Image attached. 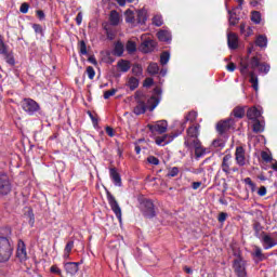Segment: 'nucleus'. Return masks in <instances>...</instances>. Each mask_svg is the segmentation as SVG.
<instances>
[{
  "label": "nucleus",
  "instance_id": "obj_51",
  "mask_svg": "<svg viewBox=\"0 0 277 277\" xmlns=\"http://www.w3.org/2000/svg\"><path fill=\"white\" fill-rule=\"evenodd\" d=\"M87 75H88V78L89 79H94V77H96V71L94 70V67H92V66H89V67H87Z\"/></svg>",
  "mask_w": 277,
  "mask_h": 277
},
{
  "label": "nucleus",
  "instance_id": "obj_62",
  "mask_svg": "<svg viewBox=\"0 0 277 277\" xmlns=\"http://www.w3.org/2000/svg\"><path fill=\"white\" fill-rule=\"evenodd\" d=\"M36 14H37V17L39 18V21H44V18H47V15L44 14V11H42V10H38L36 12Z\"/></svg>",
  "mask_w": 277,
  "mask_h": 277
},
{
  "label": "nucleus",
  "instance_id": "obj_44",
  "mask_svg": "<svg viewBox=\"0 0 277 277\" xmlns=\"http://www.w3.org/2000/svg\"><path fill=\"white\" fill-rule=\"evenodd\" d=\"M179 167H172L167 173V179H174V176H179Z\"/></svg>",
  "mask_w": 277,
  "mask_h": 277
},
{
  "label": "nucleus",
  "instance_id": "obj_53",
  "mask_svg": "<svg viewBox=\"0 0 277 277\" xmlns=\"http://www.w3.org/2000/svg\"><path fill=\"white\" fill-rule=\"evenodd\" d=\"M32 29L35 34H40L41 36L44 34V30L42 29V25L40 24H32Z\"/></svg>",
  "mask_w": 277,
  "mask_h": 277
},
{
  "label": "nucleus",
  "instance_id": "obj_24",
  "mask_svg": "<svg viewBox=\"0 0 277 277\" xmlns=\"http://www.w3.org/2000/svg\"><path fill=\"white\" fill-rule=\"evenodd\" d=\"M186 137H199L200 135V124L197 123L196 126H190L186 130Z\"/></svg>",
  "mask_w": 277,
  "mask_h": 277
},
{
  "label": "nucleus",
  "instance_id": "obj_36",
  "mask_svg": "<svg viewBox=\"0 0 277 277\" xmlns=\"http://www.w3.org/2000/svg\"><path fill=\"white\" fill-rule=\"evenodd\" d=\"M124 14H126V23H130L131 25H135V14L133 13V11L128 9Z\"/></svg>",
  "mask_w": 277,
  "mask_h": 277
},
{
  "label": "nucleus",
  "instance_id": "obj_5",
  "mask_svg": "<svg viewBox=\"0 0 277 277\" xmlns=\"http://www.w3.org/2000/svg\"><path fill=\"white\" fill-rule=\"evenodd\" d=\"M140 202V209L144 215V217H148L149 220H153L155 217V203H153V200L146 199L144 197L138 198Z\"/></svg>",
  "mask_w": 277,
  "mask_h": 277
},
{
  "label": "nucleus",
  "instance_id": "obj_8",
  "mask_svg": "<svg viewBox=\"0 0 277 277\" xmlns=\"http://www.w3.org/2000/svg\"><path fill=\"white\" fill-rule=\"evenodd\" d=\"M106 198H107L108 205H109L111 211L115 213L117 220H119V222H122V209L120 208V205H118V200H116V197H114L113 194L109 190H107Z\"/></svg>",
  "mask_w": 277,
  "mask_h": 277
},
{
  "label": "nucleus",
  "instance_id": "obj_45",
  "mask_svg": "<svg viewBox=\"0 0 277 277\" xmlns=\"http://www.w3.org/2000/svg\"><path fill=\"white\" fill-rule=\"evenodd\" d=\"M142 72H143L142 65L134 64L132 66V74L135 75V77H141Z\"/></svg>",
  "mask_w": 277,
  "mask_h": 277
},
{
  "label": "nucleus",
  "instance_id": "obj_11",
  "mask_svg": "<svg viewBox=\"0 0 277 277\" xmlns=\"http://www.w3.org/2000/svg\"><path fill=\"white\" fill-rule=\"evenodd\" d=\"M147 128L151 133H159L161 135L168 131V121L160 120L155 124H148Z\"/></svg>",
  "mask_w": 277,
  "mask_h": 277
},
{
  "label": "nucleus",
  "instance_id": "obj_64",
  "mask_svg": "<svg viewBox=\"0 0 277 277\" xmlns=\"http://www.w3.org/2000/svg\"><path fill=\"white\" fill-rule=\"evenodd\" d=\"M76 23L77 25H81L83 23V13L79 12L76 16Z\"/></svg>",
  "mask_w": 277,
  "mask_h": 277
},
{
  "label": "nucleus",
  "instance_id": "obj_52",
  "mask_svg": "<svg viewBox=\"0 0 277 277\" xmlns=\"http://www.w3.org/2000/svg\"><path fill=\"white\" fill-rule=\"evenodd\" d=\"M261 157L263 159V161H265L266 163H272L273 159L272 155H269L267 151H262Z\"/></svg>",
  "mask_w": 277,
  "mask_h": 277
},
{
  "label": "nucleus",
  "instance_id": "obj_23",
  "mask_svg": "<svg viewBox=\"0 0 277 277\" xmlns=\"http://www.w3.org/2000/svg\"><path fill=\"white\" fill-rule=\"evenodd\" d=\"M146 21H148V15L144 9L136 11L135 23L137 25H146Z\"/></svg>",
  "mask_w": 277,
  "mask_h": 277
},
{
  "label": "nucleus",
  "instance_id": "obj_25",
  "mask_svg": "<svg viewBox=\"0 0 277 277\" xmlns=\"http://www.w3.org/2000/svg\"><path fill=\"white\" fill-rule=\"evenodd\" d=\"M157 38L160 42H172V35L168 30H159Z\"/></svg>",
  "mask_w": 277,
  "mask_h": 277
},
{
  "label": "nucleus",
  "instance_id": "obj_13",
  "mask_svg": "<svg viewBox=\"0 0 277 277\" xmlns=\"http://www.w3.org/2000/svg\"><path fill=\"white\" fill-rule=\"evenodd\" d=\"M235 159L237 166H240V168H243V166H246V149L243 148V146L236 147Z\"/></svg>",
  "mask_w": 277,
  "mask_h": 277
},
{
  "label": "nucleus",
  "instance_id": "obj_33",
  "mask_svg": "<svg viewBox=\"0 0 277 277\" xmlns=\"http://www.w3.org/2000/svg\"><path fill=\"white\" fill-rule=\"evenodd\" d=\"M251 255L253 259H258V261H265L266 259L265 254H263V250L259 246L254 247V252H252Z\"/></svg>",
  "mask_w": 277,
  "mask_h": 277
},
{
  "label": "nucleus",
  "instance_id": "obj_40",
  "mask_svg": "<svg viewBox=\"0 0 277 277\" xmlns=\"http://www.w3.org/2000/svg\"><path fill=\"white\" fill-rule=\"evenodd\" d=\"M198 118V113L196 110H190L186 116H185V122H196V119Z\"/></svg>",
  "mask_w": 277,
  "mask_h": 277
},
{
  "label": "nucleus",
  "instance_id": "obj_34",
  "mask_svg": "<svg viewBox=\"0 0 277 277\" xmlns=\"http://www.w3.org/2000/svg\"><path fill=\"white\" fill-rule=\"evenodd\" d=\"M109 22L114 26L119 25V23H120V14L118 13V11L113 10L110 12Z\"/></svg>",
  "mask_w": 277,
  "mask_h": 277
},
{
  "label": "nucleus",
  "instance_id": "obj_1",
  "mask_svg": "<svg viewBox=\"0 0 277 277\" xmlns=\"http://www.w3.org/2000/svg\"><path fill=\"white\" fill-rule=\"evenodd\" d=\"M259 68V72L267 75L271 70V66L267 63H261V54H256L251 58L247 56L240 61V74L243 77H250L249 83L252 84V88L255 92H259V77L254 72V69Z\"/></svg>",
  "mask_w": 277,
  "mask_h": 277
},
{
  "label": "nucleus",
  "instance_id": "obj_4",
  "mask_svg": "<svg viewBox=\"0 0 277 277\" xmlns=\"http://www.w3.org/2000/svg\"><path fill=\"white\" fill-rule=\"evenodd\" d=\"M234 256H237V259L233 261L232 265L235 275L237 277H248V271L246 269V265H248V263L243 260V256H241L240 253H234Z\"/></svg>",
  "mask_w": 277,
  "mask_h": 277
},
{
  "label": "nucleus",
  "instance_id": "obj_35",
  "mask_svg": "<svg viewBox=\"0 0 277 277\" xmlns=\"http://www.w3.org/2000/svg\"><path fill=\"white\" fill-rule=\"evenodd\" d=\"M252 130L253 133H263V131H265V127L261 123V120L256 119L253 121Z\"/></svg>",
  "mask_w": 277,
  "mask_h": 277
},
{
  "label": "nucleus",
  "instance_id": "obj_27",
  "mask_svg": "<svg viewBox=\"0 0 277 277\" xmlns=\"http://www.w3.org/2000/svg\"><path fill=\"white\" fill-rule=\"evenodd\" d=\"M113 55H115L116 57H122V55H124V44L121 43V41H117L115 43Z\"/></svg>",
  "mask_w": 277,
  "mask_h": 277
},
{
  "label": "nucleus",
  "instance_id": "obj_15",
  "mask_svg": "<svg viewBox=\"0 0 277 277\" xmlns=\"http://www.w3.org/2000/svg\"><path fill=\"white\" fill-rule=\"evenodd\" d=\"M230 166H233V155L227 154L223 157L221 169L226 174V176H229L230 174Z\"/></svg>",
  "mask_w": 277,
  "mask_h": 277
},
{
  "label": "nucleus",
  "instance_id": "obj_14",
  "mask_svg": "<svg viewBox=\"0 0 277 277\" xmlns=\"http://www.w3.org/2000/svg\"><path fill=\"white\" fill-rule=\"evenodd\" d=\"M16 256L21 263H25V261H27V247L23 240H18Z\"/></svg>",
  "mask_w": 277,
  "mask_h": 277
},
{
  "label": "nucleus",
  "instance_id": "obj_22",
  "mask_svg": "<svg viewBox=\"0 0 277 277\" xmlns=\"http://www.w3.org/2000/svg\"><path fill=\"white\" fill-rule=\"evenodd\" d=\"M201 144L200 138L198 136H186L184 141V146L186 148H195Z\"/></svg>",
  "mask_w": 277,
  "mask_h": 277
},
{
  "label": "nucleus",
  "instance_id": "obj_6",
  "mask_svg": "<svg viewBox=\"0 0 277 277\" xmlns=\"http://www.w3.org/2000/svg\"><path fill=\"white\" fill-rule=\"evenodd\" d=\"M21 107L28 116H34V114L40 111V104L29 97L21 102Z\"/></svg>",
  "mask_w": 277,
  "mask_h": 277
},
{
  "label": "nucleus",
  "instance_id": "obj_9",
  "mask_svg": "<svg viewBox=\"0 0 277 277\" xmlns=\"http://www.w3.org/2000/svg\"><path fill=\"white\" fill-rule=\"evenodd\" d=\"M277 233H273L272 235L262 232V237L260 238L261 242L264 246V250H271L277 246Z\"/></svg>",
  "mask_w": 277,
  "mask_h": 277
},
{
  "label": "nucleus",
  "instance_id": "obj_49",
  "mask_svg": "<svg viewBox=\"0 0 277 277\" xmlns=\"http://www.w3.org/2000/svg\"><path fill=\"white\" fill-rule=\"evenodd\" d=\"M245 184L249 185L251 192H253V193L256 192V184H254V182H252V179L246 177L245 179Z\"/></svg>",
  "mask_w": 277,
  "mask_h": 277
},
{
  "label": "nucleus",
  "instance_id": "obj_19",
  "mask_svg": "<svg viewBox=\"0 0 277 277\" xmlns=\"http://www.w3.org/2000/svg\"><path fill=\"white\" fill-rule=\"evenodd\" d=\"M227 44L228 48L235 51V49L239 48V37L235 32H229L227 35Z\"/></svg>",
  "mask_w": 277,
  "mask_h": 277
},
{
  "label": "nucleus",
  "instance_id": "obj_63",
  "mask_svg": "<svg viewBox=\"0 0 277 277\" xmlns=\"http://www.w3.org/2000/svg\"><path fill=\"white\" fill-rule=\"evenodd\" d=\"M228 217V214L227 213H225V212H221L220 214H219V222H226V219Z\"/></svg>",
  "mask_w": 277,
  "mask_h": 277
},
{
  "label": "nucleus",
  "instance_id": "obj_21",
  "mask_svg": "<svg viewBox=\"0 0 277 277\" xmlns=\"http://www.w3.org/2000/svg\"><path fill=\"white\" fill-rule=\"evenodd\" d=\"M247 118H248V120H251L252 122H254L255 120H259V118H261V110H259V108H256V106L248 108Z\"/></svg>",
  "mask_w": 277,
  "mask_h": 277
},
{
  "label": "nucleus",
  "instance_id": "obj_2",
  "mask_svg": "<svg viewBox=\"0 0 277 277\" xmlns=\"http://www.w3.org/2000/svg\"><path fill=\"white\" fill-rule=\"evenodd\" d=\"M154 94L147 100V105L146 102L144 101H138L136 102L137 105L134 107V114L135 116H142V114H146V109H149V111H155V108L161 103V94H163V91L161 88L156 87L154 89Z\"/></svg>",
  "mask_w": 277,
  "mask_h": 277
},
{
  "label": "nucleus",
  "instance_id": "obj_31",
  "mask_svg": "<svg viewBox=\"0 0 277 277\" xmlns=\"http://www.w3.org/2000/svg\"><path fill=\"white\" fill-rule=\"evenodd\" d=\"M128 88L133 92L140 88V80L135 77H130L127 82Z\"/></svg>",
  "mask_w": 277,
  "mask_h": 277
},
{
  "label": "nucleus",
  "instance_id": "obj_10",
  "mask_svg": "<svg viewBox=\"0 0 277 277\" xmlns=\"http://www.w3.org/2000/svg\"><path fill=\"white\" fill-rule=\"evenodd\" d=\"M0 55H3L6 64L10 66H14L16 61L14 60V54L12 52H8V45L3 41V36L0 35Z\"/></svg>",
  "mask_w": 277,
  "mask_h": 277
},
{
  "label": "nucleus",
  "instance_id": "obj_18",
  "mask_svg": "<svg viewBox=\"0 0 277 277\" xmlns=\"http://www.w3.org/2000/svg\"><path fill=\"white\" fill-rule=\"evenodd\" d=\"M109 176H110L114 185H116V187H122V177L120 176V173H118V169L110 168Z\"/></svg>",
  "mask_w": 277,
  "mask_h": 277
},
{
  "label": "nucleus",
  "instance_id": "obj_46",
  "mask_svg": "<svg viewBox=\"0 0 277 277\" xmlns=\"http://www.w3.org/2000/svg\"><path fill=\"white\" fill-rule=\"evenodd\" d=\"M79 53L80 55H88V45L85 44V41L81 40L79 42Z\"/></svg>",
  "mask_w": 277,
  "mask_h": 277
},
{
  "label": "nucleus",
  "instance_id": "obj_12",
  "mask_svg": "<svg viewBox=\"0 0 277 277\" xmlns=\"http://www.w3.org/2000/svg\"><path fill=\"white\" fill-rule=\"evenodd\" d=\"M230 127H233V119L221 120L216 123V132L219 135H224L230 131Z\"/></svg>",
  "mask_w": 277,
  "mask_h": 277
},
{
  "label": "nucleus",
  "instance_id": "obj_48",
  "mask_svg": "<svg viewBox=\"0 0 277 277\" xmlns=\"http://www.w3.org/2000/svg\"><path fill=\"white\" fill-rule=\"evenodd\" d=\"M118 92V89H111L104 92V98L105 101L111 98V96H116V93Z\"/></svg>",
  "mask_w": 277,
  "mask_h": 277
},
{
  "label": "nucleus",
  "instance_id": "obj_20",
  "mask_svg": "<svg viewBox=\"0 0 277 277\" xmlns=\"http://www.w3.org/2000/svg\"><path fill=\"white\" fill-rule=\"evenodd\" d=\"M65 271L69 276H77L79 272V263L76 262H67L65 263Z\"/></svg>",
  "mask_w": 277,
  "mask_h": 277
},
{
  "label": "nucleus",
  "instance_id": "obj_41",
  "mask_svg": "<svg viewBox=\"0 0 277 277\" xmlns=\"http://www.w3.org/2000/svg\"><path fill=\"white\" fill-rule=\"evenodd\" d=\"M170 62V52L164 51L160 55V64L161 66H166Z\"/></svg>",
  "mask_w": 277,
  "mask_h": 277
},
{
  "label": "nucleus",
  "instance_id": "obj_29",
  "mask_svg": "<svg viewBox=\"0 0 277 277\" xmlns=\"http://www.w3.org/2000/svg\"><path fill=\"white\" fill-rule=\"evenodd\" d=\"M117 68H119L121 72H129V70H131V62L127 60H120L117 63Z\"/></svg>",
  "mask_w": 277,
  "mask_h": 277
},
{
  "label": "nucleus",
  "instance_id": "obj_54",
  "mask_svg": "<svg viewBox=\"0 0 277 277\" xmlns=\"http://www.w3.org/2000/svg\"><path fill=\"white\" fill-rule=\"evenodd\" d=\"M146 95H144V93L142 91H136L134 94V98L136 101V103H140V101H144Z\"/></svg>",
  "mask_w": 277,
  "mask_h": 277
},
{
  "label": "nucleus",
  "instance_id": "obj_50",
  "mask_svg": "<svg viewBox=\"0 0 277 277\" xmlns=\"http://www.w3.org/2000/svg\"><path fill=\"white\" fill-rule=\"evenodd\" d=\"M228 14H229V25H232L233 27H235V25H237V23H239V18L233 16V11L228 10Z\"/></svg>",
  "mask_w": 277,
  "mask_h": 277
},
{
  "label": "nucleus",
  "instance_id": "obj_60",
  "mask_svg": "<svg viewBox=\"0 0 277 277\" xmlns=\"http://www.w3.org/2000/svg\"><path fill=\"white\" fill-rule=\"evenodd\" d=\"M153 83H155V80H153V78H146L143 82V85L145 88H150V85H153Z\"/></svg>",
  "mask_w": 277,
  "mask_h": 277
},
{
  "label": "nucleus",
  "instance_id": "obj_55",
  "mask_svg": "<svg viewBox=\"0 0 277 277\" xmlns=\"http://www.w3.org/2000/svg\"><path fill=\"white\" fill-rule=\"evenodd\" d=\"M147 162L151 163V166H159V158L155 156L147 157Z\"/></svg>",
  "mask_w": 277,
  "mask_h": 277
},
{
  "label": "nucleus",
  "instance_id": "obj_26",
  "mask_svg": "<svg viewBox=\"0 0 277 277\" xmlns=\"http://www.w3.org/2000/svg\"><path fill=\"white\" fill-rule=\"evenodd\" d=\"M24 217L27 220L30 227L34 228V224H36V215L34 214V209L27 208L24 213Z\"/></svg>",
  "mask_w": 277,
  "mask_h": 277
},
{
  "label": "nucleus",
  "instance_id": "obj_56",
  "mask_svg": "<svg viewBox=\"0 0 277 277\" xmlns=\"http://www.w3.org/2000/svg\"><path fill=\"white\" fill-rule=\"evenodd\" d=\"M72 248H75V241L69 240L64 249V252H72Z\"/></svg>",
  "mask_w": 277,
  "mask_h": 277
},
{
  "label": "nucleus",
  "instance_id": "obj_39",
  "mask_svg": "<svg viewBox=\"0 0 277 277\" xmlns=\"http://www.w3.org/2000/svg\"><path fill=\"white\" fill-rule=\"evenodd\" d=\"M147 72L149 75H159V65L157 63H150L147 67Z\"/></svg>",
  "mask_w": 277,
  "mask_h": 277
},
{
  "label": "nucleus",
  "instance_id": "obj_32",
  "mask_svg": "<svg viewBox=\"0 0 277 277\" xmlns=\"http://www.w3.org/2000/svg\"><path fill=\"white\" fill-rule=\"evenodd\" d=\"M194 149H195V156L197 157V159H200V157H205V155L209 153V149L202 147V143L194 147Z\"/></svg>",
  "mask_w": 277,
  "mask_h": 277
},
{
  "label": "nucleus",
  "instance_id": "obj_16",
  "mask_svg": "<svg viewBox=\"0 0 277 277\" xmlns=\"http://www.w3.org/2000/svg\"><path fill=\"white\" fill-rule=\"evenodd\" d=\"M175 137H179V134H163L162 136L156 137L155 143L157 146H167V144L173 142Z\"/></svg>",
  "mask_w": 277,
  "mask_h": 277
},
{
  "label": "nucleus",
  "instance_id": "obj_57",
  "mask_svg": "<svg viewBox=\"0 0 277 277\" xmlns=\"http://www.w3.org/2000/svg\"><path fill=\"white\" fill-rule=\"evenodd\" d=\"M19 12L22 14H27V12H29V3H27V2L22 3V5L19 8Z\"/></svg>",
  "mask_w": 277,
  "mask_h": 277
},
{
  "label": "nucleus",
  "instance_id": "obj_30",
  "mask_svg": "<svg viewBox=\"0 0 277 277\" xmlns=\"http://www.w3.org/2000/svg\"><path fill=\"white\" fill-rule=\"evenodd\" d=\"M255 47H260V49L267 48V36L260 35L255 39Z\"/></svg>",
  "mask_w": 277,
  "mask_h": 277
},
{
  "label": "nucleus",
  "instance_id": "obj_38",
  "mask_svg": "<svg viewBox=\"0 0 277 277\" xmlns=\"http://www.w3.org/2000/svg\"><path fill=\"white\" fill-rule=\"evenodd\" d=\"M235 118H243L246 116V108L241 106H237L233 110Z\"/></svg>",
  "mask_w": 277,
  "mask_h": 277
},
{
  "label": "nucleus",
  "instance_id": "obj_17",
  "mask_svg": "<svg viewBox=\"0 0 277 277\" xmlns=\"http://www.w3.org/2000/svg\"><path fill=\"white\" fill-rule=\"evenodd\" d=\"M157 49V41L147 39L141 43V51L143 53H153Z\"/></svg>",
  "mask_w": 277,
  "mask_h": 277
},
{
  "label": "nucleus",
  "instance_id": "obj_43",
  "mask_svg": "<svg viewBox=\"0 0 277 277\" xmlns=\"http://www.w3.org/2000/svg\"><path fill=\"white\" fill-rule=\"evenodd\" d=\"M212 146L214 148H219L220 150H222V148H224V146H226V143H224V140H222V138H215L212 142Z\"/></svg>",
  "mask_w": 277,
  "mask_h": 277
},
{
  "label": "nucleus",
  "instance_id": "obj_3",
  "mask_svg": "<svg viewBox=\"0 0 277 277\" xmlns=\"http://www.w3.org/2000/svg\"><path fill=\"white\" fill-rule=\"evenodd\" d=\"M14 254V246L10 238L0 236V263H8Z\"/></svg>",
  "mask_w": 277,
  "mask_h": 277
},
{
  "label": "nucleus",
  "instance_id": "obj_58",
  "mask_svg": "<svg viewBox=\"0 0 277 277\" xmlns=\"http://www.w3.org/2000/svg\"><path fill=\"white\" fill-rule=\"evenodd\" d=\"M50 272L52 274H57V276H62V269H60V267H57V265H52L50 268Z\"/></svg>",
  "mask_w": 277,
  "mask_h": 277
},
{
  "label": "nucleus",
  "instance_id": "obj_7",
  "mask_svg": "<svg viewBox=\"0 0 277 277\" xmlns=\"http://www.w3.org/2000/svg\"><path fill=\"white\" fill-rule=\"evenodd\" d=\"M12 194V182L6 172L0 171V196H10Z\"/></svg>",
  "mask_w": 277,
  "mask_h": 277
},
{
  "label": "nucleus",
  "instance_id": "obj_59",
  "mask_svg": "<svg viewBox=\"0 0 277 277\" xmlns=\"http://www.w3.org/2000/svg\"><path fill=\"white\" fill-rule=\"evenodd\" d=\"M258 196H261V198H263V196H267V187L261 186L258 190Z\"/></svg>",
  "mask_w": 277,
  "mask_h": 277
},
{
  "label": "nucleus",
  "instance_id": "obj_61",
  "mask_svg": "<svg viewBox=\"0 0 277 277\" xmlns=\"http://www.w3.org/2000/svg\"><path fill=\"white\" fill-rule=\"evenodd\" d=\"M105 131L108 137H114L116 135V133L114 132V128L111 127H106Z\"/></svg>",
  "mask_w": 277,
  "mask_h": 277
},
{
  "label": "nucleus",
  "instance_id": "obj_42",
  "mask_svg": "<svg viewBox=\"0 0 277 277\" xmlns=\"http://www.w3.org/2000/svg\"><path fill=\"white\" fill-rule=\"evenodd\" d=\"M251 21L252 23H254L255 25H260L261 24V12L259 11H253L251 13Z\"/></svg>",
  "mask_w": 277,
  "mask_h": 277
},
{
  "label": "nucleus",
  "instance_id": "obj_28",
  "mask_svg": "<svg viewBox=\"0 0 277 277\" xmlns=\"http://www.w3.org/2000/svg\"><path fill=\"white\" fill-rule=\"evenodd\" d=\"M252 228L254 230V237L261 239L263 237V225H261V222L253 221Z\"/></svg>",
  "mask_w": 277,
  "mask_h": 277
},
{
  "label": "nucleus",
  "instance_id": "obj_47",
  "mask_svg": "<svg viewBox=\"0 0 277 277\" xmlns=\"http://www.w3.org/2000/svg\"><path fill=\"white\" fill-rule=\"evenodd\" d=\"M153 25H155L156 27H161V25H163V17L161 15L154 16Z\"/></svg>",
  "mask_w": 277,
  "mask_h": 277
},
{
  "label": "nucleus",
  "instance_id": "obj_37",
  "mask_svg": "<svg viewBox=\"0 0 277 277\" xmlns=\"http://www.w3.org/2000/svg\"><path fill=\"white\" fill-rule=\"evenodd\" d=\"M126 50L130 55H132V53L137 51V44L134 41L129 40L126 44Z\"/></svg>",
  "mask_w": 277,
  "mask_h": 277
}]
</instances>
